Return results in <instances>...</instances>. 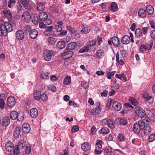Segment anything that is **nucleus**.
I'll use <instances>...</instances> for the list:
<instances>
[{
    "label": "nucleus",
    "mask_w": 155,
    "mask_h": 155,
    "mask_svg": "<svg viewBox=\"0 0 155 155\" xmlns=\"http://www.w3.org/2000/svg\"><path fill=\"white\" fill-rule=\"evenodd\" d=\"M151 130L150 127L145 126L144 121L142 120H140L138 123H136L134 124L133 131L136 134L139 133L141 131H143L145 135H148L150 134Z\"/></svg>",
    "instance_id": "f257e3e1"
},
{
    "label": "nucleus",
    "mask_w": 155,
    "mask_h": 155,
    "mask_svg": "<svg viewBox=\"0 0 155 155\" xmlns=\"http://www.w3.org/2000/svg\"><path fill=\"white\" fill-rule=\"evenodd\" d=\"M2 26V29L4 30L5 35L7 34L8 32H10L12 31V25L8 22H5Z\"/></svg>",
    "instance_id": "f03ea898"
},
{
    "label": "nucleus",
    "mask_w": 155,
    "mask_h": 155,
    "mask_svg": "<svg viewBox=\"0 0 155 155\" xmlns=\"http://www.w3.org/2000/svg\"><path fill=\"white\" fill-rule=\"evenodd\" d=\"M53 27L52 26H47L43 32L44 35L47 36L54 35L55 34L54 31H53Z\"/></svg>",
    "instance_id": "7ed1b4c3"
},
{
    "label": "nucleus",
    "mask_w": 155,
    "mask_h": 155,
    "mask_svg": "<svg viewBox=\"0 0 155 155\" xmlns=\"http://www.w3.org/2000/svg\"><path fill=\"white\" fill-rule=\"evenodd\" d=\"M74 52L66 48L64 53L62 54V58L64 59L65 60L71 58Z\"/></svg>",
    "instance_id": "20e7f679"
},
{
    "label": "nucleus",
    "mask_w": 155,
    "mask_h": 155,
    "mask_svg": "<svg viewBox=\"0 0 155 155\" xmlns=\"http://www.w3.org/2000/svg\"><path fill=\"white\" fill-rule=\"evenodd\" d=\"M16 38L18 40H22L25 38V34L23 31L20 29L17 31L15 34Z\"/></svg>",
    "instance_id": "39448f33"
},
{
    "label": "nucleus",
    "mask_w": 155,
    "mask_h": 155,
    "mask_svg": "<svg viewBox=\"0 0 155 155\" xmlns=\"http://www.w3.org/2000/svg\"><path fill=\"white\" fill-rule=\"evenodd\" d=\"M135 111L137 115L140 117H143L145 115V111L140 107H136L135 108Z\"/></svg>",
    "instance_id": "423d86ee"
},
{
    "label": "nucleus",
    "mask_w": 155,
    "mask_h": 155,
    "mask_svg": "<svg viewBox=\"0 0 155 155\" xmlns=\"http://www.w3.org/2000/svg\"><path fill=\"white\" fill-rule=\"evenodd\" d=\"M16 103L15 97L12 96L8 97L7 99V103L8 105L10 107H12L15 105Z\"/></svg>",
    "instance_id": "0eeeda50"
},
{
    "label": "nucleus",
    "mask_w": 155,
    "mask_h": 155,
    "mask_svg": "<svg viewBox=\"0 0 155 155\" xmlns=\"http://www.w3.org/2000/svg\"><path fill=\"white\" fill-rule=\"evenodd\" d=\"M52 57V54L50 50L48 49L45 50L44 53V57L45 60L47 61H49Z\"/></svg>",
    "instance_id": "6e6552de"
},
{
    "label": "nucleus",
    "mask_w": 155,
    "mask_h": 155,
    "mask_svg": "<svg viewBox=\"0 0 155 155\" xmlns=\"http://www.w3.org/2000/svg\"><path fill=\"white\" fill-rule=\"evenodd\" d=\"M31 18L30 13L28 12H24L22 16V19L23 21L25 22H28Z\"/></svg>",
    "instance_id": "1a4fd4ad"
},
{
    "label": "nucleus",
    "mask_w": 155,
    "mask_h": 155,
    "mask_svg": "<svg viewBox=\"0 0 155 155\" xmlns=\"http://www.w3.org/2000/svg\"><path fill=\"white\" fill-rule=\"evenodd\" d=\"M113 103L112 106L114 109L117 111H119L121 107V105L120 103L115 101L113 100L111 101Z\"/></svg>",
    "instance_id": "9d476101"
},
{
    "label": "nucleus",
    "mask_w": 155,
    "mask_h": 155,
    "mask_svg": "<svg viewBox=\"0 0 155 155\" xmlns=\"http://www.w3.org/2000/svg\"><path fill=\"white\" fill-rule=\"evenodd\" d=\"M5 148L7 151L11 152L14 148L13 144L11 141L7 142L5 144Z\"/></svg>",
    "instance_id": "9b49d317"
},
{
    "label": "nucleus",
    "mask_w": 155,
    "mask_h": 155,
    "mask_svg": "<svg viewBox=\"0 0 155 155\" xmlns=\"http://www.w3.org/2000/svg\"><path fill=\"white\" fill-rule=\"evenodd\" d=\"M21 4L26 8L28 10L31 9L32 8V5H29V1L28 0H21Z\"/></svg>",
    "instance_id": "f8f14e48"
},
{
    "label": "nucleus",
    "mask_w": 155,
    "mask_h": 155,
    "mask_svg": "<svg viewBox=\"0 0 155 155\" xmlns=\"http://www.w3.org/2000/svg\"><path fill=\"white\" fill-rule=\"evenodd\" d=\"M91 148V145L88 142L83 143L81 146L82 150L84 151H87L90 150Z\"/></svg>",
    "instance_id": "ddd939ff"
},
{
    "label": "nucleus",
    "mask_w": 155,
    "mask_h": 155,
    "mask_svg": "<svg viewBox=\"0 0 155 155\" xmlns=\"http://www.w3.org/2000/svg\"><path fill=\"white\" fill-rule=\"evenodd\" d=\"M22 130L24 133H28L30 130V127L28 124L25 123L23 124L22 126Z\"/></svg>",
    "instance_id": "4468645a"
},
{
    "label": "nucleus",
    "mask_w": 155,
    "mask_h": 155,
    "mask_svg": "<svg viewBox=\"0 0 155 155\" xmlns=\"http://www.w3.org/2000/svg\"><path fill=\"white\" fill-rule=\"evenodd\" d=\"M130 40V38L128 35H125L122 37L121 41L123 44L127 45L129 43Z\"/></svg>",
    "instance_id": "2eb2a0df"
},
{
    "label": "nucleus",
    "mask_w": 155,
    "mask_h": 155,
    "mask_svg": "<svg viewBox=\"0 0 155 155\" xmlns=\"http://www.w3.org/2000/svg\"><path fill=\"white\" fill-rule=\"evenodd\" d=\"M10 120L9 117H5L2 119V124L3 126L7 127L8 126L10 123Z\"/></svg>",
    "instance_id": "dca6fc26"
},
{
    "label": "nucleus",
    "mask_w": 155,
    "mask_h": 155,
    "mask_svg": "<svg viewBox=\"0 0 155 155\" xmlns=\"http://www.w3.org/2000/svg\"><path fill=\"white\" fill-rule=\"evenodd\" d=\"M100 105V103H97V107L92 109L91 111V113L93 115H96L99 114V111L101 110L99 106Z\"/></svg>",
    "instance_id": "f3484780"
},
{
    "label": "nucleus",
    "mask_w": 155,
    "mask_h": 155,
    "mask_svg": "<svg viewBox=\"0 0 155 155\" xmlns=\"http://www.w3.org/2000/svg\"><path fill=\"white\" fill-rule=\"evenodd\" d=\"M38 34V31L37 30L33 29L30 32V37L32 39H35L37 37Z\"/></svg>",
    "instance_id": "a211bd4d"
},
{
    "label": "nucleus",
    "mask_w": 155,
    "mask_h": 155,
    "mask_svg": "<svg viewBox=\"0 0 155 155\" xmlns=\"http://www.w3.org/2000/svg\"><path fill=\"white\" fill-rule=\"evenodd\" d=\"M40 21H45L48 18V15L46 12H41L39 15Z\"/></svg>",
    "instance_id": "6ab92c4d"
},
{
    "label": "nucleus",
    "mask_w": 155,
    "mask_h": 155,
    "mask_svg": "<svg viewBox=\"0 0 155 155\" xmlns=\"http://www.w3.org/2000/svg\"><path fill=\"white\" fill-rule=\"evenodd\" d=\"M77 45V44L76 42H72L67 45L66 48L72 51L75 48Z\"/></svg>",
    "instance_id": "aec40b11"
},
{
    "label": "nucleus",
    "mask_w": 155,
    "mask_h": 155,
    "mask_svg": "<svg viewBox=\"0 0 155 155\" xmlns=\"http://www.w3.org/2000/svg\"><path fill=\"white\" fill-rule=\"evenodd\" d=\"M138 15L140 18H145L146 15V10L143 9H140L138 11Z\"/></svg>",
    "instance_id": "412c9836"
},
{
    "label": "nucleus",
    "mask_w": 155,
    "mask_h": 155,
    "mask_svg": "<svg viewBox=\"0 0 155 155\" xmlns=\"http://www.w3.org/2000/svg\"><path fill=\"white\" fill-rule=\"evenodd\" d=\"M38 114V112L37 109L34 108L31 110L30 114L32 117L35 118L37 116Z\"/></svg>",
    "instance_id": "4be33fe9"
},
{
    "label": "nucleus",
    "mask_w": 155,
    "mask_h": 155,
    "mask_svg": "<svg viewBox=\"0 0 155 155\" xmlns=\"http://www.w3.org/2000/svg\"><path fill=\"white\" fill-rule=\"evenodd\" d=\"M118 8L117 5L114 2H112L110 4V10L112 11L115 12L117 11Z\"/></svg>",
    "instance_id": "5701e85b"
},
{
    "label": "nucleus",
    "mask_w": 155,
    "mask_h": 155,
    "mask_svg": "<svg viewBox=\"0 0 155 155\" xmlns=\"http://www.w3.org/2000/svg\"><path fill=\"white\" fill-rule=\"evenodd\" d=\"M112 42L114 45L116 47L118 46L120 44L119 39L116 37L114 36L112 37Z\"/></svg>",
    "instance_id": "b1692460"
},
{
    "label": "nucleus",
    "mask_w": 155,
    "mask_h": 155,
    "mask_svg": "<svg viewBox=\"0 0 155 155\" xmlns=\"http://www.w3.org/2000/svg\"><path fill=\"white\" fill-rule=\"evenodd\" d=\"M5 96L4 94H0V107L2 109H3L4 107L5 102L3 99V97Z\"/></svg>",
    "instance_id": "393cba45"
},
{
    "label": "nucleus",
    "mask_w": 155,
    "mask_h": 155,
    "mask_svg": "<svg viewBox=\"0 0 155 155\" xmlns=\"http://www.w3.org/2000/svg\"><path fill=\"white\" fill-rule=\"evenodd\" d=\"M135 34L136 37L137 38H140L143 35L142 30L139 28L137 29L135 31Z\"/></svg>",
    "instance_id": "a878e982"
},
{
    "label": "nucleus",
    "mask_w": 155,
    "mask_h": 155,
    "mask_svg": "<svg viewBox=\"0 0 155 155\" xmlns=\"http://www.w3.org/2000/svg\"><path fill=\"white\" fill-rule=\"evenodd\" d=\"M18 116V113L16 111H13L10 113V118L12 120H16Z\"/></svg>",
    "instance_id": "bb28decb"
},
{
    "label": "nucleus",
    "mask_w": 155,
    "mask_h": 155,
    "mask_svg": "<svg viewBox=\"0 0 155 155\" xmlns=\"http://www.w3.org/2000/svg\"><path fill=\"white\" fill-rule=\"evenodd\" d=\"M66 45L64 41H58L57 44V47L58 48L62 49Z\"/></svg>",
    "instance_id": "cd10ccee"
},
{
    "label": "nucleus",
    "mask_w": 155,
    "mask_h": 155,
    "mask_svg": "<svg viewBox=\"0 0 155 155\" xmlns=\"http://www.w3.org/2000/svg\"><path fill=\"white\" fill-rule=\"evenodd\" d=\"M108 126L111 129L115 128V121L112 119H109L108 120Z\"/></svg>",
    "instance_id": "c85d7f7f"
},
{
    "label": "nucleus",
    "mask_w": 155,
    "mask_h": 155,
    "mask_svg": "<svg viewBox=\"0 0 155 155\" xmlns=\"http://www.w3.org/2000/svg\"><path fill=\"white\" fill-rule=\"evenodd\" d=\"M146 10L149 15H152L154 12V8L152 6L148 5L146 7Z\"/></svg>",
    "instance_id": "c756f323"
},
{
    "label": "nucleus",
    "mask_w": 155,
    "mask_h": 155,
    "mask_svg": "<svg viewBox=\"0 0 155 155\" xmlns=\"http://www.w3.org/2000/svg\"><path fill=\"white\" fill-rule=\"evenodd\" d=\"M37 9L39 11H43L44 9V4L41 2H38L37 3Z\"/></svg>",
    "instance_id": "7c9ffc66"
},
{
    "label": "nucleus",
    "mask_w": 155,
    "mask_h": 155,
    "mask_svg": "<svg viewBox=\"0 0 155 155\" xmlns=\"http://www.w3.org/2000/svg\"><path fill=\"white\" fill-rule=\"evenodd\" d=\"M96 54L99 58H101L104 56V51L103 50L100 49H99L96 52Z\"/></svg>",
    "instance_id": "2f4dec72"
},
{
    "label": "nucleus",
    "mask_w": 155,
    "mask_h": 155,
    "mask_svg": "<svg viewBox=\"0 0 155 155\" xmlns=\"http://www.w3.org/2000/svg\"><path fill=\"white\" fill-rule=\"evenodd\" d=\"M32 22L35 24H37L40 21L38 17L36 15H34L33 17L31 18Z\"/></svg>",
    "instance_id": "473e14b6"
},
{
    "label": "nucleus",
    "mask_w": 155,
    "mask_h": 155,
    "mask_svg": "<svg viewBox=\"0 0 155 155\" xmlns=\"http://www.w3.org/2000/svg\"><path fill=\"white\" fill-rule=\"evenodd\" d=\"M82 28V29L81 31V32H83L85 34H87L90 32V28L85 25H83Z\"/></svg>",
    "instance_id": "72a5a7b5"
},
{
    "label": "nucleus",
    "mask_w": 155,
    "mask_h": 155,
    "mask_svg": "<svg viewBox=\"0 0 155 155\" xmlns=\"http://www.w3.org/2000/svg\"><path fill=\"white\" fill-rule=\"evenodd\" d=\"M112 148L110 146H108L105 148L104 152L109 155H110L112 153Z\"/></svg>",
    "instance_id": "f704fd0d"
},
{
    "label": "nucleus",
    "mask_w": 155,
    "mask_h": 155,
    "mask_svg": "<svg viewBox=\"0 0 155 155\" xmlns=\"http://www.w3.org/2000/svg\"><path fill=\"white\" fill-rule=\"evenodd\" d=\"M146 94L143 95V97L145 99H146L147 101L149 103H151L153 102V99L152 96H150L149 97H147V96H145Z\"/></svg>",
    "instance_id": "c9c22d12"
},
{
    "label": "nucleus",
    "mask_w": 155,
    "mask_h": 155,
    "mask_svg": "<svg viewBox=\"0 0 155 155\" xmlns=\"http://www.w3.org/2000/svg\"><path fill=\"white\" fill-rule=\"evenodd\" d=\"M22 132L21 129H20L19 127H16L15 128L13 136H19L21 133Z\"/></svg>",
    "instance_id": "e433bc0d"
},
{
    "label": "nucleus",
    "mask_w": 155,
    "mask_h": 155,
    "mask_svg": "<svg viewBox=\"0 0 155 155\" xmlns=\"http://www.w3.org/2000/svg\"><path fill=\"white\" fill-rule=\"evenodd\" d=\"M129 100L130 102L134 106H137L138 104V102L136 99L134 97H130Z\"/></svg>",
    "instance_id": "4c0bfd02"
},
{
    "label": "nucleus",
    "mask_w": 155,
    "mask_h": 155,
    "mask_svg": "<svg viewBox=\"0 0 155 155\" xmlns=\"http://www.w3.org/2000/svg\"><path fill=\"white\" fill-rule=\"evenodd\" d=\"M41 93L40 91L35 92L34 94V98L36 100L38 101L40 99Z\"/></svg>",
    "instance_id": "58836bf2"
},
{
    "label": "nucleus",
    "mask_w": 155,
    "mask_h": 155,
    "mask_svg": "<svg viewBox=\"0 0 155 155\" xmlns=\"http://www.w3.org/2000/svg\"><path fill=\"white\" fill-rule=\"evenodd\" d=\"M153 44V41L152 40H150L148 41L147 43L145 45L147 50H149L152 48Z\"/></svg>",
    "instance_id": "ea45409f"
},
{
    "label": "nucleus",
    "mask_w": 155,
    "mask_h": 155,
    "mask_svg": "<svg viewBox=\"0 0 155 155\" xmlns=\"http://www.w3.org/2000/svg\"><path fill=\"white\" fill-rule=\"evenodd\" d=\"M109 132L108 129L106 127H103L99 131V133L100 134H107Z\"/></svg>",
    "instance_id": "a19ab883"
},
{
    "label": "nucleus",
    "mask_w": 155,
    "mask_h": 155,
    "mask_svg": "<svg viewBox=\"0 0 155 155\" xmlns=\"http://www.w3.org/2000/svg\"><path fill=\"white\" fill-rule=\"evenodd\" d=\"M71 78L70 76H67L64 79V83L65 85L69 84L71 83Z\"/></svg>",
    "instance_id": "79ce46f5"
},
{
    "label": "nucleus",
    "mask_w": 155,
    "mask_h": 155,
    "mask_svg": "<svg viewBox=\"0 0 155 155\" xmlns=\"http://www.w3.org/2000/svg\"><path fill=\"white\" fill-rule=\"evenodd\" d=\"M48 41V43L51 45H54L56 42L55 38L52 37L49 38Z\"/></svg>",
    "instance_id": "37998d69"
},
{
    "label": "nucleus",
    "mask_w": 155,
    "mask_h": 155,
    "mask_svg": "<svg viewBox=\"0 0 155 155\" xmlns=\"http://www.w3.org/2000/svg\"><path fill=\"white\" fill-rule=\"evenodd\" d=\"M13 150V153L15 155H17L20 152V150L17 145L15 146V147H14Z\"/></svg>",
    "instance_id": "c03bdc74"
},
{
    "label": "nucleus",
    "mask_w": 155,
    "mask_h": 155,
    "mask_svg": "<svg viewBox=\"0 0 155 155\" xmlns=\"http://www.w3.org/2000/svg\"><path fill=\"white\" fill-rule=\"evenodd\" d=\"M41 77L43 79L48 80L49 78V74L43 73L41 74Z\"/></svg>",
    "instance_id": "a18cd8bd"
},
{
    "label": "nucleus",
    "mask_w": 155,
    "mask_h": 155,
    "mask_svg": "<svg viewBox=\"0 0 155 155\" xmlns=\"http://www.w3.org/2000/svg\"><path fill=\"white\" fill-rule=\"evenodd\" d=\"M40 99H41L42 101H45L48 99V96L47 94L43 93L41 94Z\"/></svg>",
    "instance_id": "49530a36"
},
{
    "label": "nucleus",
    "mask_w": 155,
    "mask_h": 155,
    "mask_svg": "<svg viewBox=\"0 0 155 155\" xmlns=\"http://www.w3.org/2000/svg\"><path fill=\"white\" fill-rule=\"evenodd\" d=\"M15 0H10L8 3V7L11 8L15 4Z\"/></svg>",
    "instance_id": "de8ad7c7"
},
{
    "label": "nucleus",
    "mask_w": 155,
    "mask_h": 155,
    "mask_svg": "<svg viewBox=\"0 0 155 155\" xmlns=\"http://www.w3.org/2000/svg\"><path fill=\"white\" fill-rule=\"evenodd\" d=\"M115 71L113 72H110L107 73V77L108 79H110L112 78L114 75V73Z\"/></svg>",
    "instance_id": "09e8293b"
},
{
    "label": "nucleus",
    "mask_w": 155,
    "mask_h": 155,
    "mask_svg": "<svg viewBox=\"0 0 155 155\" xmlns=\"http://www.w3.org/2000/svg\"><path fill=\"white\" fill-rule=\"evenodd\" d=\"M21 146L22 147H25L26 146V141L22 139L19 142L18 145H21Z\"/></svg>",
    "instance_id": "8fccbe9b"
},
{
    "label": "nucleus",
    "mask_w": 155,
    "mask_h": 155,
    "mask_svg": "<svg viewBox=\"0 0 155 155\" xmlns=\"http://www.w3.org/2000/svg\"><path fill=\"white\" fill-rule=\"evenodd\" d=\"M140 50L141 52L143 53L147 50V48L146 47L145 45H141L140 47Z\"/></svg>",
    "instance_id": "3c124183"
},
{
    "label": "nucleus",
    "mask_w": 155,
    "mask_h": 155,
    "mask_svg": "<svg viewBox=\"0 0 155 155\" xmlns=\"http://www.w3.org/2000/svg\"><path fill=\"white\" fill-rule=\"evenodd\" d=\"M120 124L123 125H125L127 123V120L124 118H120L119 121Z\"/></svg>",
    "instance_id": "603ef678"
},
{
    "label": "nucleus",
    "mask_w": 155,
    "mask_h": 155,
    "mask_svg": "<svg viewBox=\"0 0 155 155\" xmlns=\"http://www.w3.org/2000/svg\"><path fill=\"white\" fill-rule=\"evenodd\" d=\"M89 50V48L88 47L85 46L81 49L80 50V51L81 53L87 52Z\"/></svg>",
    "instance_id": "864d4df0"
},
{
    "label": "nucleus",
    "mask_w": 155,
    "mask_h": 155,
    "mask_svg": "<svg viewBox=\"0 0 155 155\" xmlns=\"http://www.w3.org/2000/svg\"><path fill=\"white\" fill-rule=\"evenodd\" d=\"M79 127L77 125L74 126L71 129V132L73 133L79 130Z\"/></svg>",
    "instance_id": "5fc2aeb1"
},
{
    "label": "nucleus",
    "mask_w": 155,
    "mask_h": 155,
    "mask_svg": "<svg viewBox=\"0 0 155 155\" xmlns=\"http://www.w3.org/2000/svg\"><path fill=\"white\" fill-rule=\"evenodd\" d=\"M24 151H25L26 154H28L30 153L31 151L30 147L29 146H26Z\"/></svg>",
    "instance_id": "6e6d98bb"
},
{
    "label": "nucleus",
    "mask_w": 155,
    "mask_h": 155,
    "mask_svg": "<svg viewBox=\"0 0 155 155\" xmlns=\"http://www.w3.org/2000/svg\"><path fill=\"white\" fill-rule=\"evenodd\" d=\"M81 85L82 87L85 89H86L88 87V83L84 81L82 82Z\"/></svg>",
    "instance_id": "4d7b16f0"
},
{
    "label": "nucleus",
    "mask_w": 155,
    "mask_h": 155,
    "mask_svg": "<svg viewBox=\"0 0 155 155\" xmlns=\"http://www.w3.org/2000/svg\"><path fill=\"white\" fill-rule=\"evenodd\" d=\"M72 35L73 36L74 38L75 39H78L80 37V35L78 33H73Z\"/></svg>",
    "instance_id": "13d9d810"
},
{
    "label": "nucleus",
    "mask_w": 155,
    "mask_h": 155,
    "mask_svg": "<svg viewBox=\"0 0 155 155\" xmlns=\"http://www.w3.org/2000/svg\"><path fill=\"white\" fill-rule=\"evenodd\" d=\"M39 26L40 28H45L47 26L42 22V21L39 22Z\"/></svg>",
    "instance_id": "bf43d9fd"
},
{
    "label": "nucleus",
    "mask_w": 155,
    "mask_h": 155,
    "mask_svg": "<svg viewBox=\"0 0 155 155\" xmlns=\"http://www.w3.org/2000/svg\"><path fill=\"white\" fill-rule=\"evenodd\" d=\"M56 29L57 32H61L62 30V28L61 26L59 25H55Z\"/></svg>",
    "instance_id": "052dcab7"
},
{
    "label": "nucleus",
    "mask_w": 155,
    "mask_h": 155,
    "mask_svg": "<svg viewBox=\"0 0 155 155\" xmlns=\"http://www.w3.org/2000/svg\"><path fill=\"white\" fill-rule=\"evenodd\" d=\"M3 24L0 25V36H1L2 35H5V33H4V31L3 29H2V26Z\"/></svg>",
    "instance_id": "680f3d73"
},
{
    "label": "nucleus",
    "mask_w": 155,
    "mask_h": 155,
    "mask_svg": "<svg viewBox=\"0 0 155 155\" xmlns=\"http://www.w3.org/2000/svg\"><path fill=\"white\" fill-rule=\"evenodd\" d=\"M150 37L154 39H155V30H152L150 33Z\"/></svg>",
    "instance_id": "e2e57ef3"
},
{
    "label": "nucleus",
    "mask_w": 155,
    "mask_h": 155,
    "mask_svg": "<svg viewBox=\"0 0 155 155\" xmlns=\"http://www.w3.org/2000/svg\"><path fill=\"white\" fill-rule=\"evenodd\" d=\"M24 31H29L31 29V27L29 25H26L24 27Z\"/></svg>",
    "instance_id": "0e129e2a"
},
{
    "label": "nucleus",
    "mask_w": 155,
    "mask_h": 155,
    "mask_svg": "<svg viewBox=\"0 0 155 155\" xmlns=\"http://www.w3.org/2000/svg\"><path fill=\"white\" fill-rule=\"evenodd\" d=\"M141 30L142 32L144 35H146L147 33L148 29L147 27H143Z\"/></svg>",
    "instance_id": "69168bd1"
},
{
    "label": "nucleus",
    "mask_w": 155,
    "mask_h": 155,
    "mask_svg": "<svg viewBox=\"0 0 155 155\" xmlns=\"http://www.w3.org/2000/svg\"><path fill=\"white\" fill-rule=\"evenodd\" d=\"M45 23L47 25H49L52 23L51 20L50 18H48L45 20Z\"/></svg>",
    "instance_id": "338daca9"
},
{
    "label": "nucleus",
    "mask_w": 155,
    "mask_h": 155,
    "mask_svg": "<svg viewBox=\"0 0 155 155\" xmlns=\"http://www.w3.org/2000/svg\"><path fill=\"white\" fill-rule=\"evenodd\" d=\"M108 93L107 91L104 90L103 92L101 93V95L102 97H106L107 96Z\"/></svg>",
    "instance_id": "774afa93"
}]
</instances>
